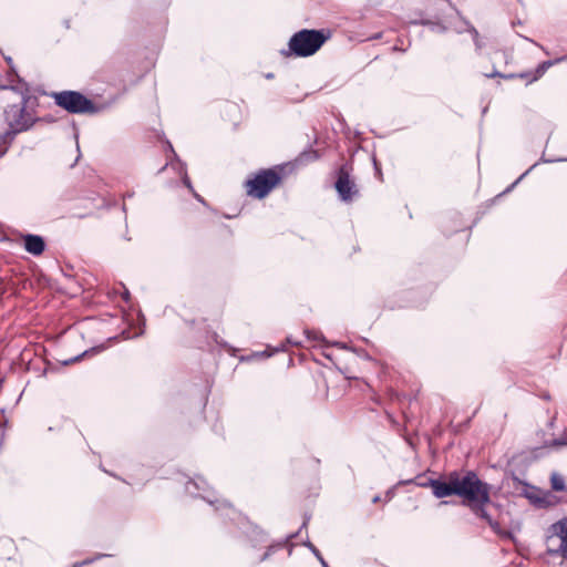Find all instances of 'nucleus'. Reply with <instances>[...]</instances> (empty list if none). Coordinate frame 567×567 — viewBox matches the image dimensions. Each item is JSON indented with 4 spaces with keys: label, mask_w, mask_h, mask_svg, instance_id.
<instances>
[{
    "label": "nucleus",
    "mask_w": 567,
    "mask_h": 567,
    "mask_svg": "<svg viewBox=\"0 0 567 567\" xmlns=\"http://www.w3.org/2000/svg\"><path fill=\"white\" fill-rule=\"evenodd\" d=\"M56 105L70 113H95L97 110L93 102L76 91H62L53 93Z\"/></svg>",
    "instance_id": "4"
},
{
    "label": "nucleus",
    "mask_w": 567,
    "mask_h": 567,
    "mask_svg": "<svg viewBox=\"0 0 567 567\" xmlns=\"http://www.w3.org/2000/svg\"><path fill=\"white\" fill-rule=\"evenodd\" d=\"M260 355L270 357V353H267V354H266L265 352H262V353H260Z\"/></svg>",
    "instance_id": "23"
},
{
    "label": "nucleus",
    "mask_w": 567,
    "mask_h": 567,
    "mask_svg": "<svg viewBox=\"0 0 567 567\" xmlns=\"http://www.w3.org/2000/svg\"><path fill=\"white\" fill-rule=\"evenodd\" d=\"M306 334L309 339L312 338L313 340H322V336L317 332H310L306 330Z\"/></svg>",
    "instance_id": "13"
},
{
    "label": "nucleus",
    "mask_w": 567,
    "mask_h": 567,
    "mask_svg": "<svg viewBox=\"0 0 567 567\" xmlns=\"http://www.w3.org/2000/svg\"><path fill=\"white\" fill-rule=\"evenodd\" d=\"M429 486L437 498L451 495L461 496L476 515L485 519L493 529H497L498 524L484 508L489 503V486L482 482L474 472H467L464 475L453 472L446 481L430 480Z\"/></svg>",
    "instance_id": "1"
},
{
    "label": "nucleus",
    "mask_w": 567,
    "mask_h": 567,
    "mask_svg": "<svg viewBox=\"0 0 567 567\" xmlns=\"http://www.w3.org/2000/svg\"><path fill=\"white\" fill-rule=\"evenodd\" d=\"M336 189L340 198L344 202L351 200L358 193L355 184L350 179L347 166H342L339 169L338 179L336 182Z\"/></svg>",
    "instance_id": "7"
},
{
    "label": "nucleus",
    "mask_w": 567,
    "mask_h": 567,
    "mask_svg": "<svg viewBox=\"0 0 567 567\" xmlns=\"http://www.w3.org/2000/svg\"><path fill=\"white\" fill-rule=\"evenodd\" d=\"M379 499L380 498L377 496V497L373 498V502L377 503V502H379Z\"/></svg>",
    "instance_id": "24"
},
{
    "label": "nucleus",
    "mask_w": 567,
    "mask_h": 567,
    "mask_svg": "<svg viewBox=\"0 0 567 567\" xmlns=\"http://www.w3.org/2000/svg\"><path fill=\"white\" fill-rule=\"evenodd\" d=\"M327 39L328 35L322 30L303 29L290 38L289 51L296 56H310L323 45Z\"/></svg>",
    "instance_id": "3"
},
{
    "label": "nucleus",
    "mask_w": 567,
    "mask_h": 567,
    "mask_svg": "<svg viewBox=\"0 0 567 567\" xmlns=\"http://www.w3.org/2000/svg\"><path fill=\"white\" fill-rule=\"evenodd\" d=\"M203 498L207 499L209 504H214V502L212 499H209L207 496L205 495H202Z\"/></svg>",
    "instance_id": "21"
},
{
    "label": "nucleus",
    "mask_w": 567,
    "mask_h": 567,
    "mask_svg": "<svg viewBox=\"0 0 567 567\" xmlns=\"http://www.w3.org/2000/svg\"><path fill=\"white\" fill-rule=\"evenodd\" d=\"M206 482L202 477H197L194 481H189L186 484V492L190 495H197L198 492H205Z\"/></svg>",
    "instance_id": "9"
},
{
    "label": "nucleus",
    "mask_w": 567,
    "mask_h": 567,
    "mask_svg": "<svg viewBox=\"0 0 567 567\" xmlns=\"http://www.w3.org/2000/svg\"><path fill=\"white\" fill-rule=\"evenodd\" d=\"M86 354H87V351L83 352L82 354H80L78 357H74V358L70 359L69 361H65L64 363L65 364H70V363L78 362L81 358H83Z\"/></svg>",
    "instance_id": "14"
},
{
    "label": "nucleus",
    "mask_w": 567,
    "mask_h": 567,
    "mask_svg": "<svg viewBox=\"0 0 567 567\" xmlns=\"http://www.w3.org/2000/svg\"><path fill=\"white\" fill-rule=\"evenodd\" d=\"M318 559L320 560V563L322 564L323 567H329L327 565V563L324 561V559L322 558V556L320 555V557H318Z\"/></svg>",
    "instance_id": "18"
},
{
    "label": "nucleus",
    "mask_w": 567,
    "mask_h": 567,
    "mask_svg": "<svg viewBox=\"0 0 567 567\" xmlns=\"http://www.w3.org/2000/svg\"><path fill=\"white\" fill-rule=\"evenodd\" d=\"M183 182L184 184L189 188L192 189V184H190V181L188 178V176L185 174V176L183 177Z\"/></svg>",
    "instance_id": "16"
},
{
    "label": "nucleus",
    "mask_w": 567,
    "mask_h": 567,
    "mask_svg": "<svg viewBox=\"0 0 567 567\" xmlns=\"http://www.w3.org/2000/svg\"><path fill=\"white\" fill-rule=\"evenodd\" d=\"M564 60H565V58H559V59H556L555 61H546V62H544L543 64L539 65L538 71L543 73V72H545V70L547 68L551 66L555 63L564 61Z\"/></svg>",
    "instance_id": "11"
},
{
    "label": "nucleus",
    "mask_w": 567,
    "mask_h": 567,
    "mask_svg": "<svg viewBox=\"0 0 567 567\" xmlns=\"http://www.w3.org/2000/svg\"><path fill=\"white\" fill-rule=\"evenodd\" d=\"M556 445H567V442L555 441Z\"/></svg>",
    "instance_id": "20"
},
{
    "label": "nucleus",
    "mask_w": 567,
    "mask_h": 567,
    "mask_svg": "<svg viewBox=\"0 0 567 567\" xmlns=\"http://www.w3.org/2000/svg\"><path fill=\"white\" fill-rule=\"evenodd\" d=\"M546 547L550 555L567 558V517L550 526Z\"/></svg>",
    "instance_id": "5"
},
{
    "label": "nucleus",
    "mask_w": 567,
    "mask_h": 567,
    "mask_svg": "<svg viewBox=\"0 0 567 567\" xmlns=\"http://www.w3.org/2000/svg\"><path fill=\"white\" fill-rule=\"evenodd\" d=\"M308 547L312 550L317 558L320 557L319 550L312 544L309 543Z\"/></svg>",
    "instance_id": "15"
},
{
    "label": "nucleus",
    "mask_w": 567,
    "mask_h": 567,
    "mask_svg": "<svg viewBox=\"0 0 567 567\" xmlns=\"http://www.w3.org/2000/svg\"><path fill=\"white\" fill-rule=\"evenodd\" d=\"M269 553H266L262 557H261V560H265L267 557H268Z\"/></svg>",
    "instance_id": "22"
},
{
    "label": "nucleus",
    "mask_w": 567,
    "mask_h": 567,
    "mask_svg": "<svg viewBox=\"0 0 567 567\" xmlns=\"http://www.w3.org/2000/svg\"><path fill=\"white\" fill-rule=\"evenodd\" d=\"M100 557H102V555H99V556H96L94 558H91V559H85L83 561H78V563H75L73 565V567H83L85 565H89V564L93 563L94 560L99 559Z\"/></svg>",
    "instance_id": "12"
},
{
    "label": "nucleus",
    "mask_w": 567,
    "mask_h": 567,
    "mask_svg": "<svg viewBox=\"0 0 567 567\" xmlns=\"http://www.w3.org/2000/svg\"><path fill=\"white\" fill-rule=\"evenodd\" d=\"M318 559L320 560V563L322 564L323 567H329L327 565V563L324 561V559L322 558V556L320 555V557H318Z\"/></svg>",
    "instance_id": "19"
},
{
    "label": "nucleus",
    "mask_w": 567,
    "mask_h": 567,
    "mask_svg": "<svg viewBox=\"0 0 567 567\" xmlns=\"http://www.w3.org/2000/svg\"><path fill=\"white\" fill-rule=\"evenodd\" d=\"M333 344H334L336 347H338V348H341V349H348V346H347V344H344V343L336 342V343H333Z\"/></svg>",
    "instance_id": "17"
},
{
    "label": "nucleus",
    "mask_w": 567,
    "mask_h": 567,
    "mask_svg": "<svg viewBox=\"0 0 567 567\" xmlns=\"http://www.w3.org/2000/svg\"><path fill=\"white\" fill-rule=\"evenodd\" d=\"M279 181L280 176L275 171H262L246 182L247 194L256 198H264L277 186Z\"/></svg>",
    "instance_id": "6"
},
{
    "label": "nucleus",
    "mask_w": 567,
    "mask_h": 567,
    "mask_svg": "<svg viewBox=\"0 0 567 567\" xmlns=\"http://www.w3.org/2000/svg\"><path fill=\"white\" fill-rule=\"evenodd\" d=\"M551 488L556 492H563L566 488L565 480L559 473H551L550 475Z\"/></svg>",
    "instance_id": "10"
},
{
    "label": "nucleus",
    "mask_w": 567,
    "mask_h": 567,
    "mask_svg": "<svg viewBox=\"0 0 567 567\" xmlns=\"http://www.w3.org/2000/svg\"><path fill=\"white\" fill-rule=\"evenodd\" d=\"M24 249L33 255L39 256L44 251L45 243L41 236L28 234L23 236Z\"/></svg>",
    "instance_id": "8"
},
{
    "label": "nucleus",
    "mask_w": 567,
    "mask_h": 567,
    "mask_svg": "<svg viewBox=\"0 0 567 567\" xmlns=\"http://www.w3.org/2000/svg\"><path fill=\"white\" fill-rule=\"evenodd\" d=\"M29 97L21 96V102L18 104L9 105L4 110V121L9 126L6 137L11 140L19 133L30 130L35 123L34 112L27 107Z\"/></svg>",
    "instance_id": "2"
}]
</instances>
